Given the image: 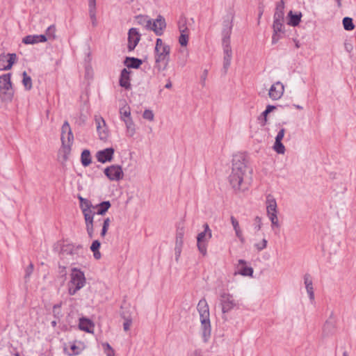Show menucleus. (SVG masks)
Returning a JSON list of instances; mask_svg holds the SVG:
<instances>
[{"label":"nucleus","mask_w":356,"mask_h":356,"mask_svg":"<svg viewBox=\"0 0 356 356\" xmlns=\"http://www.w3.org/2000/svg\"><path fill=\"white\" fill-rule=\"evenodd\" d=\"M111 204L110 201H103L99 204H97L94 207L93 212L95 213V220H97L95 217L97 216H104L111 208Z\"/></svg>","instance_id":"obj_17"},{"label":"nucleus","mask_w":356,"mask_h":356,"mask_svg":"<svg viewBox=\"0 0 356 356\" xmlns=\"http://www.w3.org/2000/svg\"><path fill=\"white\" fill-rule=\"evenodd\" d=\"M13 88H8L6 90V89L0 90V102H11L13 97Z\"/></svg>","instance_id":"obj_28"},{"label":"nucleus","mask_w":356,"mask_h":356,"mask_svg":"<svg viewBox=\"0 0 356 356\" xmlns=\"http://www.w3.org/2000/svg\"><path fill=\"white\" fill-rule=\"evenodd\" d=\"M181 248H182V246L175 245V257H176L177 260L178 259V258L179 257V256L181 254Z\"/></svg>","instance_id":"obj_57"},{"label":"nucleus","mask_w":356,"mask_h":356,"mask_svg":"<svg viewBox=\"0 0 356 356\" xmlns=\"http://www.w3.org/2000/svg\"><path fill=\"white\" fill-rule=\"evenodd\" d=\"M284 133H285V129H281L275 137V141L282 142V140L283 139L284 136Z\"/></svg>","instance_id":"obj_56"},{"label":"nucleus","mask_w":356,"mask_h":356,"mask_svg":"<svg viewBox=\"0 0 356 356\" xmlns=\"http://www.w3.org/2000/svg\"><path fill=\"white\" fill-rule=\"evenodd\" d=\"M273 148L277 154H283L285 152V147L280 141H275Z\"/></svg>","instance_id":"obj_44"},{"label":"nucleus","mask_w":356,"mask_h":356,"mask_svg":"<svg viewBox=\"0 0 356 356\" xmlns=\"http://www.w3.org/2000/svg\"><path fill=\"white\" fill-rule=\"evenodd\" d=\"M81 162L83 166L87 167L88 166L91 162V155L90 152L88 149H84L81 155Z\"/></svg>","instance_id":"obj_32"},{"label":"nucleus","mask_w":356,"mask_h":356,"mask_svg":"<svg viewBox=\"0 0 356 356\" xmlns=\"http://www.w3.org/2000/svg\"><path fill=\"white\" fill-rule=\"evenodd\" d=\"M165 28L166 22L165 18L162 15H159L155 19H151V24L148 30L154 31L156 35L161 36L163 34Z\"/></svg>","instance_id":"obj_9"},{"label":"nucleus","mask_w":356,"mask_h":356,"mask_svg":"<svg viewBox=\"0 0 356 356\" xmlns=\"http://www.w3.org/2000/svg\"><path fill=\"white\" fill-rule=\"evenodd\" d=\"M55 31H56V27L54 25H51L49 26L47 30H46V35H48V37L49 38H52L53 39L55 38Z\"/></svg>","instance_id":"obj_49"},{"label":"nucleus","mask_w":356,"mask_h":356,"mask_svg":"<svg viewBox=\"0 0 356 356\" xmlns=\"http://www.w3.org/2000/svg\"><path fill=\"white\" fill-rule=\"evenodd\" d=\"M184 235V231L183 228L177 229L176 234V243L175 245L182 246L183 245V238Z\"/></svg>","instance_id":"obj_40"},{"label":"nucleus","mask_w":356,"mask_h":356,"mask_svg":"<svg viewBox=\"0 0 356 356\" xmlns=\"http://www.w3.org/2000/svg\"><path fill=\"white\" fill-rule=\"evenodd\" d=\"M224 55H232L230 40H222Z\"/></svg>","instance_id":"obj_43"},{"label":"nucleus","mask_w":356,"mask_h":356,"mask_svg":"<svg viewBox=\"0 0 356 356\" xmlns=\"http://www.w3.org/2000/svg\"><path fill=\"white\" fill-rule=\"evenodd\" d=\"M233 17L229 19H224L223 21V28L222 30V40H230V36L232 33V30L233 27Z\"/></svg>","instance_id":"obj_18"},{"label":"nucleus","mask_w":356,"mask_h":356,"mask_svg":"<svg viewBox=\"0 0 356 356\" xmlns=\"http://www.w3.org/2000/svg\"><path fill=\"white\" fill-rule=\"evenodd\" d=\"M88 13L91 22L93 26H96L97 24V20L96 17V0H88Z\"/></svg>","instance_id":"obj_24"},{"label":"nucleus","mask_w":356,"mask_h":356,"mask_svg":"<svg viewBox=\"0 0 356 356\" xmlns=\"http://www.w3.org/2000/svg\"><path fill=\"white\" fill-rule=\"evenodd\" d=\"M114 152L115 150L113 147H108L102 150H99L96 153V158L99 162L105 163L112 161Z\"/></svg>","instance_id":"obj_14"},{"label":"nucleus","mask_w":356,"mask_h":356,"mask_svg":"<svg viewBox=\"0 0 356 356\" xmlns=\"http://www.w3.org/2000/svg\"><path fill=\"white\" fill-rule=\"evenodd\" d=\"M284 91V88L283 84L277 81L271 86L268 95L273 100H277L283 95Z\"/></svg>","instance_id":"obj_15"},{"label":"nucleus","mask_w":356,"mask_h":356,"mask_svg":"<svg viewBox=\"0 0 356 356\" xmlns=\"http://www.w3.org/2000/svg\"><path fill=\"white\" fill-rule=\"evenodd\" d=\"M38 35H29L22 39V42L26 44H33L38 42Z\"/></svg>","instance_id":"obj_39"},{"label":"nucleus","mask_w":356,"mask_h":356,"mask_svg":"<svg viewBox=\"0 0 356 356\" xmlns=\"http://www.w3.org/2000/svg\"><path fill=\"white\" fill-rule=\"evenodd\" d=\"M102 346L104 348V352L108 351L109 350L113 349L110 344L107 342L102 343Z\"/></svg>","instance_id":"obj_59"},{"label":"nucleus","mask_w":356,"mask_h":356,"mask_svg":"<svg viewBox=\"0 0 356 356\" xmlns=\"http://www.w3.org/2000/svg\"><path fill=\"white\" fill-rule=\"evenodd\" d=\"M201 323V328L202 331V339L204 342H207L211 337V326L210 317L200 318Z\"/></svg>","instance_id":"obj_16"},{"label":"nucleus","mask_w":356,"mask_h":356,"mask_svg":"<svg viewBox=\"0 0 356 356\" xmlns=\"http://www.w3.org/2000/svg\"><path fill=\"white\" fill-rule=\"evenodd\" d=\"M302 16V15L301 12H297L296 13H293L292 10H290L289 13H288V24L292 26H298L301 21Z\"/></svg>","instance_id":"obj_26"},{"label":"nucleus","mask_w":356,"mask_h":356,"mask_svg":"<svg viewBox=\"0 0 356 356\" xmlns=\"http://www.w3.org/2000/svg\"><path fill=\"white\" fill-rule=\"evenodd\" d=\"M33 271V264L31 263L25 269L24 278L29 279Z\"/></svg>","instance_id":"obj_52"},{"label":"nucleus","mask_w":356,"mask_h":356,"mask_svg":"<svg viewBox=\"0 0 356 356\" xmlns=\"http://www.w3.org/2000/svg\"><path fill=\"white\" fill-rule=\"evenodd\" d=\"M246 170L245 156L243 154L234 155L232 159V170L229 177V181L235 191L244 190L242 187Z\"/></svg>","instance_id":"obj_1"},{"label":"nucleus","mask_w":356,"mask_h":356,"mask_svg":"<svg viewBox=\"0 0 356 356\" xmlns=\"http://www.w3.org/2000/svg\"><path fill=\"white\" fill-rule=\"evenodd\" d=\"M11 74H4L0 76V90L6 89V90L8 88H12L11 83Z\"/></svg>","instance_id":"obj_27"},{"label":"nucleus","mask_w":356,"mask_h":356,"mask_svg":"<svg viewBox=\"0 0 356 356\" xmlns=\"http://www.w3.org/2000/svg\"><path fill=\"white\" fill-rule=\"evenodd\" d=\"M140 40V34L136 28H131L128 33V45L127 48L129 51H133Z\"/></svg>","instance_id":"obj_13"},{"label":"nucleus","mask_w":356,"mask_h":356,"mask_svg":"<svg viewBox=\"0 0 356 356\" xmlns=\"http://www.w3.org/2000/svg\"><path fill=\"white\" fill-rule=\"evenodd\" d=\"M97 131L100 140H106L108 138V130L106 127L105 120L102 117H95Z\"/></svg>","instance_id":"obj_12"},{"label":"nucleus","mask_w":356,"mask_h":356,"mask_svg":"<svg viewBox=\"0 0 356 356\" xmlns=\"http://www.w3.org/2000/svg\"><path fill=\"white\" fill-rule=\"evenodd\" d=\"M189 39V33H180L179 42L181 46L186 47L188 44Z\"/></svg>","instance_id":"obj_42"},{"label":"nucleus","mask_w":356,"mask_h":356,"mask_svg":"<svg viewBox=\"0 0 356 356\" xmlns=\"http://www.w3.org/2000/svg\"><path fill=\"white\" fill-rule=\"evenodd\" d=\"M130 74L131 71L124 68L120 73L119 84L121 87L129 90L131 88L130 83Z\"/></svg>","instance_id":"obj_19"},{"label":"nucleus","mask_w":356,"mask_h":356,"mask_svg":"<svg viewBox=\"0 0 356 356\" xmlns=\"http://www.w3.org/2000/svg\"><path fill=\"white\" fill-rule=\"evenodd\" d=\"M86 283L84 273L77 268H72L70 273V280L68 283V293L74 296L82 289Z\"/></svg>","instance_id":"obj_4"},{"label":"nucleus","mask_w":356,"mask_h":356,"mask_svg":"<svg viewBox=\"0 0 356 356\" xmlns=\"http://www.w3.org/2000/svg\"><path fill=\"white\" fill-rule=\"evenodd\" d=\"M268 244V241L266 238H263L260 242L255 243L254 244V248L258 251L261 252L266 248Z\"/></svg>","instance_id":"obj_41"},{"label":"nucleus","mask_w":356,"mask_h":356,"mask_svg":"<svg viewBox=\"0 0 356 356\" xmlns=\"http://www.w3.org/2000/svg\"><path fill=\"white\" fill-rule=\"evenodd\" d=\"M207 70H204V74L201 76V81L202 82V86H204L205 84V80L207 79Z\"/></svg>","instance_id":"obj_60"},{"label":"nucleus","mask_w":356,"mask_h":356,"mask_svg":"<svg viewBox=\"0 0 356 356\" xmlns=\"http://www.w3.org/2000/svg\"><path fill=\"white\" fill-rule=\"evenodd\" d=\"M101 243L98 240H95L90 246V250L92 252L99 250L100 248Z\"/></svg>","instance_id":"obj_53"},{"label":"nucleus","mask_w":356,"mask_h":356,"mask_svg":"<svg viewBox=\"0 0 356 356\" xmlns=\"http://www.w3.org/2000/svg\"><path fill=\"white\" fill-rule=\"evenodd\" d=\"M106 356H114V350L113 349L109 350L108 351L105 352Z\"/></svg>","instance_id":"obj_64"},{"label":"nucleus","mask_w":356,"mask_h":356,"mask_svg":"<svg viewBox=\"0 0 356 356\" xmlns=\"http://www.w3.org/2000/svg\"><path fill=\"white\" fill-rule=\"evenodd\" d=\"M284 1L278 2L276 5L275 11L273 15V20L282 21L284 20Z\"/></svg>","instance_id":"obj_23"},{"label":"nucleus","mask_w":356,"mask_h":356,"mask_svg":"<svg viewBox=\"0 0 356 356\" xmlns=\"http://www.w3.org/2000/svg\"><path fill=\"white\" fill-rule=\"evenodd\" d=\"M253 272V268L248 266H243L239 270V273L243 276H252Z\"/></svg>","instance_id":"obj_46"},{"label":"nucleus","mask_w":356,"mask_h":356,"mask_svg":"<svg viewBox=\"0 0 356 356\" xmlns=\"http://www.w3.org/2000/svg\"><path fill=\"white\" fill-rule=\"evenodd\" d=\"M126 126L127 136L132 137L136 133L135 124L132 118L122 120Z\"/></svg>","instance_id":"obj_31"},{"label":"nucleus","mask_w":356,"mask_h":356,"mask_svg":"<svg viewBox=\"0 0 356 356\" xmlns=\"http://www.w3.org/2000/svg\"><path fill=\"white\" fill-rule=\"evenodd\" d=\"M197 309L200 314V318H209V308L207 302L205 298H202L197 305Z\"/></svg>","instance_id":"obj_20"},{"label":"nucleus","mask_w":356,"mask_h":356,"mask_svg":"<svg viewBox=\"0 0 356 356\" xmlns=\"http://www.w3.org/2000/svg\"><path fill=\"white\" fill-rule=\"evenodd\" d=\"M220 300L223 314L228 313L238 306V303L234 298L233 295L227 292L220 293Z\"/></svg>","instance_id":"obj_8"},{"label":"nucleus","mask_w":356,"mask_h":356,"mask_svg":"<svg viewBox=\"0 0 356 356\" xmlns=\"http://www.w3.org/2000/svg\"><path fill=\"white\" fill-rule=\"evenodd\" d=\"M273 29L275 33L284 34L285 32L284 22L273 20Z\"/></svg>","instance_id":"obj_33"},{"label":"nucleus","mask_w":356,"mask_h":356,"mask_svg":"<svg viewBox=\"0 0 356 356\" xmlns=\"http://www.w3.org/2000/svg\"><path fill=\"white\" fill-rule=\"evenodd\" d=\"M282 33H275V32H273L272 35V44H276L282 38Z\"/></svg>","instance_id":"obj_54"},{"label":"nucleus","mask_w":356,"mask_h":356,"mask_svg":"<svg viewBox=\"0 0 356 356\" xmlns=\"http://www.w3.org/2000/svg\"><path fill=\"white\" fill-rule=\"evenodd\" d=\"M100 221L99 222H100L101 221H102V231H101V233H100V235L102 237H104L108 230V228H109V226H110V223H111V219L110 218H100Z\"/></svg>","instance_id":"obj_35"},{"label":"nucleus","mask_w":356,"mask_h":356,"mask_svg":"<svg viewBox=\"0 0 356 356\" xmlns=\"http://www.w3.org/2000/svg\"><path fill=\"white\" fill-rule=\"evenodd\" d=\"M124 63L128 68L138 69L142 65V60L138 58L127 57Z\"/></svg>","instance_id":"obj_29"},{"label":"nucleus","mask_w":356,"mask_h":356,"mask_svg":"<svg viewBox=\"0 0 356 356\" xmlns=\"http://www.w3.org/2000/svg\"><path fill=\"white\" fill-rule=\"evenodd\" d=\"M132 324V320L130 318H125V321L123 323V328L124 331H128L130 328V326Z\"/></svg>","instance_id":"obj_55"},{"label":"nucleus","mask_w":356,"mask_h":356,"mask_svg":"<svg viewBox=\"0 0 356 356\" xmlns=\"http://www.w3.org/2000/svg\"><path fill=\"white\" fill-rule=\"evenodd\" d=\"M188 356H200V353L197 350H195L189 353Z\"/></svg>","instance_id":"obj_63"},{"label":"nucleus","mask_w":356,"mask_h":356,"mask_svg":"<svg viewBox=\"0 0 356 356\" xmlns=\"http://www.w3.org/2000/svg\"><path fill=\"white\" fill-rule=\"evenodd\" d=\"M60 140L62 147L60 151L63 153L65 160H67L71 152V147L74 142V136L69 122L66 120L61 127Z\"/></svg>","instance_id":"obj_3"},{"label":"nucleus","mask_w":356,"mask_h":356,"mask_svg":"<svg viewBox=\"0 0 356 356\" xmlns=\"http://www.w3.org/2000/svg\"><path fill=\"white\" fill-rule=\"evenodd\" d=\"M304 283L305 285V288L307 292L308 293L309 300L312 303L314 302V290L313 287V282L311 277V275L308 273H306L304 275Z\"/></svg>","instance_id":"obj_21"},{"label":"nucleus","mask_w":356,"mask_h":356,"mask_svg":"<svg viewBox=\"0 0 356 356\" xmlns=\"http://www.w3.org/2000/svg\"><path fill=\"white\" fill-rule=\"evenodd\" d=\"M170 47V46L168 44L163 43L161 38H157L156 40L154 51H159V49H162V47Z\"/></svg>","instance_id":"obj_50"},{"label":"nucleus","mask_w":356,"mask_h":356,"mask_svg":"<svg viewBox=\"0 0 356 356\" xmlns=\"http://www.w3.org/2000/svg\"><path fill=\"white\" fill-rule=\"evenodd\" d=\"M275 108V106L273 105H268L266 108V110L270 113L271 111H273Z\"/></svg>","instance_id":"obj_62"},{"label":"nucleus","mask_w":356,"mask_h":356,"mask_svg":"<svg viewBox=\"0 0 356 356\" xmlns=\"http://www.w3.org/2000/svg\"><path fill=\"white\" fill-rule=\"evenodd\" d=\"M104 174L111 181H120L124 175L121 166L118 165H112L106 168Z\"/></svg>","instance_id":"obj_10"},{"label":"nucleus","mask_w":356,"mask_h":356,"mask_svg":"<svg viewBox=\"0 0 356 356\" xmlns=\"http://www.w3.org/2000/svg\"><path fill=\"white\" fill-rule=\"evenodd\" d=\"M232 58V55H228V54L224 55L223 68L225 70V73L227 72L229 67L230 66Z\"/></svg>","instance_id":"obj_47"},{"label":"nucleus","mask_w":356,"mask_h":356,"mask_svg":"<svg viewBox=\"0 0 356 356\" xmlns=\"http://www.w3.org/2000/svg\"><path fill=\"white\" fill-rule=\"evenodd\" d=\"M38 42H44L47 40L46 35L41 34V35H38Z\"/></svg>","instance_id":"obj_58"},{"label":"nucleus","mask_w":356,"mask_h":356,"mask_svg":"<svg viewBox=\"0 0 356 356\" xmlns=\"http://www.w3.org/2000/svg\"><path fill=\"white\" fill-rule=\"evenodd\" d=\"M143 117L144 119L152 121L154 120V115L152 110L145 109L143 112Z\"/></svg>","instance_id":"obj_48"},{"label":"nucleus","mask_w":356,"mask_h":356,"mask_svg":"<svg viewBox=\"0 0 356 356\" xmlns=\"http://www.w3.org/2000/svg\"><path fill=\"white\" fill-rule=\"evenodd\" d=\"M136 22L143 26L146 30H148V28L150 27L151 24V19L147 15H138L135 17Z\"/></svg>","instance_id":"obj_30"},{"label":"nucleus","mask_w":356,"mask_h":356,"mask_svg":"<svg viewBox=\"0 0 356 356\" xmlns=\"http://www.w3.org/2000/svg\"><path fill=\"white\" fill-rule=\"evenodd\" d=\"M342 23L346 31H352L355 29L353 20L351 17H345L342 20Z\"/></svg>","instance_id":"obj_37"},{"label":"nucleus","mask_w":356,"mask_h":356,"mask_svg":"<svg viewBox=\"0 0 356 356\" xmlns=\"http://www.w3.org/2000/svg\"><path fill=\"white\" fill-rule=\"evenodd\" d=\"M261 218L259 216H256L254 218V222L253 224L254 230L259 231L261 228Z\"/></svg>","instance_id":"obj_51"},{"label":"nucleus","mask_w":356,"mask_h":356,"mask_svg":"<svg viewBox=\"0 0 356 356\" xmlns=\"http://www.w3.org/2000/svg\"><path fill=\"white\" fill-rule=\"evenodd\" d=\"M70 349V350H68L66 348H64V353L68 356H75L81 353L80 348L75 343L71 344Z\"/></svg>","instance_id":"obj_34"},{"label":"nucleus","mask_w":356,"mask_h":356,"mask_svg":"<svg viewBox=\"0 0 356 356\" xmlns=\"http://www.w3.org/2000/svg\"><path fill=\"white\" fill-rule=\"evenodd\" d=\"M170 47H164L154 51L155 64L154 70L158 72L166 70L170 60Z\"/></svg>","instance_id":"obj_5"},{"label":"nucleus","mask_w":356,"mask_h":356,"mask_svg":"<svg viewBox=\"0 0 356 356\" xmlns=\"http://www.w3.org/2000/svg\"><path fill=\"white\" fill-rule=\"evenodd\" d=\"M230 220L235 232L236 236L242 243H243L245 242V238L243 235L242 230L240 228L238 221L233 216H231Z\"/></svg>","instance_id":"obj_25"},{"label":"nucleus","mask_w":356,"mask_h":356,"mask_svg":"<svg viewBox=\"0 0 356 356\" xmlns=\"http://www.w3.org/2000/svg\"><path fill=\"white\" fill-rule=\"evenodd\" d=\"M23 79L22 83L26 90H30L32 88V79L26 72L22 73Z\"/></svg>","instance_id":"obj_38"},{"label":"nucleus","mask_w":356,"mask_h":356,"mask_svg":"<svg viewBox=\"0 0 356 356\" xmlns=\"http://www.w3.org/2000/svg\"><path fill=\"white\" fill-rule=\"evenodd\" d=\"M266 211L269 218L272 227H279L280 224L277 218V204L275 198L271 194L266 195Z\"/></svg>","instance_id":"obj_6"},{"label":"nucleus","mask_w":356,"mask_h":356,"mask_svg":"<svg viewBox=\"0 0 356 356\" xmlns=\"http://www.w3.org/2000/svg\"><path fill=\"white\" fill-rule=\"evenodd\" d=\"M78 199L79 200V207L84 218L88 236L90 238H92L95 228L97 226L98 222L101 219L95 220V213L93 212L95 205L92 204L91 201L80 195L78 197Z\"/></svg>","instance_id":"obj_2"},{"label":"nucleus","mask_w":356,"mask_h":356,"mask_svg":"<svg viewBox=\"0 0 356 356\" xmlns=\"http://www.w3.org/2000/svg\"><path fill=\"white\" fill-rule=\"evenodd\" d=\"M93 255H94V257L96 259H100L101 257V253L99 252V250H97V251H93Z\"/></svg>","instance_id":"obj_61"},{"label":"nucleus","mask_w":356,"mask_h":356,"mask_svg":"<svg viewBox=\"0 0 356 356\" xmlns=\"http://www.w3.org/2000/svg\"><path fill=\"white\" fill-rule=\"evenodd\" d=\"M120 120L122 121L127 118H131V109L127 105L120 108Z\"/></svg>","instance_id":"obj_36"},{"label":"nucleus","mask_w":356,"mask_h":356,"mask_svg":"<svg viewBox=\"0 0 356 356\" xmlns=\"http://www.w3.org/2000/svg\"><path fill=\"white\" fill-rule=\"evenodd\" d=\"M178 28L180 33H189V30L186 26V20L185 18L179 19L178 22Z\"/></svg>","instance_id":"obj_45"},{"label":"nucleus","mask_w":356,"mask_h":356,"mask_svg":"<svg viewBox=\"0 0 356 356\" xmlns=\"http://www.w3.org/2000/svg\"><path fill=\"white\" fill-rule=\"evenodd\" d=\"M94 324L88 318H81L79 319V328L81 330L92 333L93 332Z\"/></svg>","instance_id":"obj_22"},{"label":"nucleus","mask_w":356,"mask_h":356,"mask_svg":"<svg viewBox=\"0 0 356 356\" xmlns=\"http://www.w3.org/2000/svg\"><path fill=\"white\" fill-rule=\"evenodd\" d=\"M15 54H0V71L10 70L16 61Z\"/></svg>","instance_id":"obj_11"},{"label":"nucleus","mask_w":356,"mask_h":356,"mask_svg":"<svg viewBox=\"0 0 356 356\" xmlns=\"http://www.w3.org/2000/svg\"><path fill=\"white\" fill-rule=\"evenodd\" d=\"M204 231L197 234V247L200 252L205 256L207 253V245L209 241L212 237V232L207 223L204 224Z\"/></svg>","instance_id":"obj_7"}]
</instances>
